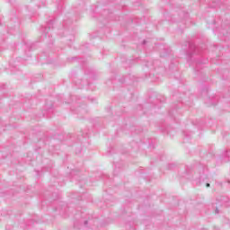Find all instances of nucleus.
Instances as JSON below:
<instances>
[{
    "label": "nucleus",
    "mask_w": 230,
    "mask_h": 230,
    "mask_svg": "<svg viewBox=\"0 0 230 230\" xmlns=\"http://www.w3.org/2000/svg\"><path fill=\"white\" fill-rule=\"evenodd\" d=\"M95 226L96 219L93 218V216L89 214H82L81 218L74 222V227L75 229L89 230L94 229Z\"/></svg>",
    "instance_id": "1"
},
{
    "label": "nucleus",
    "mask_w": 230,
    "mask_h": 230,
    "mask_svg": "<svg viewBox=\"0 0 230 230\" xmlns=\"http://www.w3.org/2000/svg\"><path fill=\"white\" fill-rule=\"evenodd\" d=\"M187 44L189 46V49L186 51V55L191 58L195 53H199V49L194 45L193 42H187Z\"/></svg>",
    "instance_id": "2"
},
{
    "label": "nucleus",
    "mask_w": 230,
    "mask_h": 230,
    "mask_svg": "<svg viewBox=\"0 0 230 230\" xmlns=\"http://www.w3.org/2000/svg\"><path fill=\"white\" fill-rule=\"evenodd\" d=\"M217 202H220V204H222V206H225V208H229L230 206V199L229 198L226 197V196H222L219 199H217Z\"/></svg>",
    "instance_id": "3"
},
{
    "label": "nucleus",
    "mask_w": 230,
    "mask_h": 230,
    "mask_svg": "<svg viewBox=\"0 0 230 230\" xmlns=\"http://www.w3.org/2000/svg\"><path fill=\"white\" fill-rule=\"evenodd\" d=\"M54 22H54L53 20H50V21L48 22L47 27H45V28L43 27V28L41 29L45 37H50L49 32H48V30H51V26H53V23H54Z\"/></svg>",
    "instance_id": "4"
},
{
    "label": "nucleus",
    "mask_w": 230,
    "mask_h": 230,
    "mask_svg": "<svg viewBox=\"0 0 230 230\" xmlns=\"http://www.w3.org/2000/svg\"><path fill=\"white\" fill-rule=\"evenodd\" d=\"M128 78H130V75L124 76V77L119 79V82H120L121 84H130L128 82Z\"/></svg>",
    "instance_id": "5"
},
{
    "label": "nucleus",
    "mask_w": 230,
    "mask_h": 230,
    "mask_svg": "<svg viewBox=\"0 0 230 230\" xmlns=\"http://www.w3.org/2000/svg\"><path fill=\"white\" fill-rule=\"evenodd\" d=\"M164 51H165V54L161 52L160 57H166V56L170 55V49H164Z\"/></svg>",
    "instance_id": "6"
},
{
    "label": "nucleus",
    "mask_w": 230,
    "mask_h": 230,
    "mask_svg": "<svg viewBox=\"0 0 230 230\" xmlns=\"http://www.w3.org/2000/svg\"><path fill=\"white\" fill-rule=\"evenodd\" d=\"M200 66H202V62L201 61H197L196 62V67H195V70L197 72H199V69H200Z\"/></svg>",
    "instance_id": "7"
},
{
    "label": "nucleus",
    "mask_w": 230,
    "mask_h": 230,
    "mask_svg": "<svg viewBox=\"0 0 230 230\" xmlns=\"http://www.w3.org/2000/svg\"><path fill=\"white\" fill-rule=\"evenodd\" d=\"M224 157H227L228 161H230V151H226L223 154Z\"/></svg>",
    "instance_id": "8"
},
{
    "label": "nucleus",
    "mask_w": 230,
    "mask_h": 230,
    "mask_svg": "<svg viewBox=\"0 0 230 230\" xmlns=\"http://www.w3.org/2000/svg\"><path fill=\"white\" fill-rule=\"evenodd\" d=\"M181 13L183 14V19H188V17H190V14H188V13L181 12Z\"/></svg>",
    "instance_id": "9"
},
{
    "label": "nucleus",
    "mask_w": 230,
    "mask_h": 230,
    "mask_svg": "<svg viewBox=\"0 0 230 230\" xmlns=\"http://www.w3.org/2000/svg\"><path fill=\"white\" fill-rule=\"evenodd\" d=\"M183 136H185V137H190V136H191V134H188V132L184 131Z\"/></svg>",
    "instance_id": "10"
},
{
    "label": "nucleus",
    "mask_w": 230,
    "mask_h": 230,
    "mask_svg": "<svg viewBox=\"0 0 230 230\" xmlns=\"http://www.w3.org/2000/svg\"><path fill=\"white\" fill-rule=\"evenodd\" d=\"M75 84L79 87V89H82L84 87L81 83H75Z\"/></svg>",
    "instance_id": "11"
},
{
    "label": "nucleus",
    "mask_w": 230,
    "mask_h": 230,
    "mask_svg": "<svg viewBox=\"0 0 230 230\" xmlns=\"http://www.w3.org/2000/svg\"><path fill=\"white\" fill-rule=\"evenodd\" d=\"M150 64H152L150 61L146 62V67H150Z\"/></svg>",
    "instance_id": "12"
},
{
    "label": "nucleus",
    "mask_w": 230,
    "mask_h": 230,
    "mask_svg": "<svg viewBox=\"0 0 230 230\" xmlns=\"http://www.w3.org/2000/svg\"><path fill=\"white\" fill-rule=\"evenodd\" d=\"M108 13H109V11L105 10L103 11L102 15H107Z\"/></svg>",
    "instance_id": "13"
},
{
    "label": "nucleus",
    "mask_w": 230,
    "mask_h": 230,
    "mask_svg": "<svg viewBox=\"0 0 230 230\" xmlns=\"http://www.w3.org/2000/svg\"><path fill=\"white\" fill-rule=\"evenodd\" d=\"M216 214L218 215V213H220V210H218V208H216Z\"/></svg>",
    "instance_id": "14"
},
{
    "label": "nucleus",
    "mask_w": 230,
    "mask_h": 230,
    "mask_svg": "<svg viewBox=\"0 0 230 230\" xmlns=\"http://www.w3.org/2000/svg\"><path fill=\"white\" fill-rule=\"evenodd\" d=\"M143 46H145V44H146V40H144L143 42H142Z\"/></svg>",
    "instance_id": "15"
},
{
    "label": "nucleus",
    "mask_w": 230,
    "mask_h": 230,
    "mask_svg": "<svg viewBox=\"0 0 230 230\" xmlns=\"http://www.w3.org/2000/svg\"><path fill=\"white\" fill-rule=\"evenodd\" d=\"M76 58H78L74 57V58H71V60H76Z\"/></svg>",
    "instance_id": "16"
},
{
    "label": "nucleus",
    "mask_w": 230,
    "mask_h": 230,
    "mask_svg": "<svg viewBox=\"0 0 230 230\" xmlns=\"http://www.w3.org/2000/svg\"><path fill=\"white\" fill-rule=\"evenodd\" d=\"M206 186H207V188H209V186H211V184L207 183Z\"/></svg>",
    "instance_id": "17"
},
{
    "label": "nucleus",
    "mask_w": 230,
    "mask_h": 230,
    "mask_svg": "<svg viewBox=\"0 0 230 230\" xmlns=\"http://www.w3.org/2000/svg\"><path fill=\"white\" fill-rule=\"evenodd\" d=\"M75 174V171L71 172V175H74Z\"/></svg>",
    "instance_id": "18"
},
{
    "label": "nucleus",
    "mask_w": 230,
    "mask_h": 230,
    "mask_svg": "<svg viewBox=\"0 0 230 230\" xmlns=\"http://www.w3.org/2000/svg\"><path fill=\"white\" fill-rule=\"evenodd\" d=\"M66 24H67V22H64V26H66Z\"/></svg>",
    "instance_id": "19"
},
{
    "label": "nucleus",
    "mask_w": 230,
    "mask_h": 230,
    "mask_svg": "<svg viewBox=\"0 0 230 230\" xmlns=\"http://www.w3.org/2000/svg\"><path fill=\"white\" fill-rule=\"evenodd\" d=\"M172 166H173V164H169V168H172Z\"/></svg>",
    "instance_id": "20"
},
{
    "label": "nucleus",
    "mask_w": 230,
    "mask_h": 230,
    "mask_svg": "<svg viewBox=\"0 0 230 230\" xmlns=\"http://www.w3.org/2000/svg\"><path fill=\"white\" fill-rule=\"evenodd\" d=\"M213 8H217V5H212Z\"/></svg>",
    "instance_id": "21"
},
{
    "label": "nucleus",
    "mask_w": 230,
    "mask_h": 230,
    "mask_svg": "<svg viewBox=\"0 0 230 230\" xmlns=\"http://www.w3.org/2000/svg\"><path fill=\"white\" fill-rule=\"evenodd\" d=\"M189 57V59L188 60H190V58H191V57L190 58V56H188Z\"/></svg>",
    "instance_id": "22"
},
{
    "label": "nucleus",
    "mask_w": 230,
    "mask_h": 230,
    "mask_svg": "<svg viewBox=\"0 0 230 230\" xmlns=\"http://www.w3.org/2000/svg\"><path fill=\"white\" fill-rule=\"evenodd\" d=\"M87 85H89V83H87Z\"/></svg>",
    "instance_id": "23"
},
{
    "label": "nucleus",
    "mask_w": 230,
    "mask_h": 230,
    "mask_svg": "<svg viewBox=\"0 0 230 230\" xmlns=\"http://www.w3.org/2000/svg\"><path fill=\"white\" fill-rule=\"evenodd\" d=\"M161 102H164V101H161Z\"/></svg>",
    "instance_id": "24"
},
{
    "label": "nucleus",
    "mask_w": 230,
    "mask_h": 230,
    "mask_svg": "<svg viewBox=\"0 0 230 230\" xmlns=\"http://www.w3.org/2000/svg\"><path fill=\"white\" fill-rule=\"evenodd\" d=\"M79 62H84V61H79Z\"/></svg>",
    "instance_id": "25"
}]
</instances>
